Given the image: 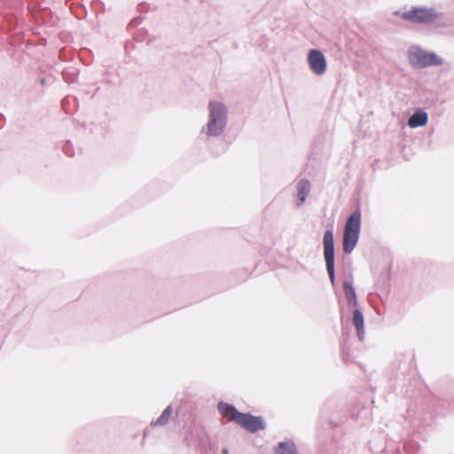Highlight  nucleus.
I'll list each match as a JSON object with an SVG mask.
<instances>
[{
    "label": "nucleus",
    "mask_w": 454,
    "mask_h": 454,
    "mask_svg": "<svg viewBox=\"0 0 454 454\" xmlns=\"http://www.w3.org/2000/svg\"><path fill=\"white\" fill-rule=\"evenodd\" d=\"M218 411L228 420L236 422L251 433L262 430L265 427L261 417L241 413L234 406L229 403H220L218 404Z\"/></svg>",
    "instance_id": "1"
},
{
    "label": "nucleus",
    "mask_w": 454,
    "mask_h": 454,
    "mask_svg": "<svg viewBox=\"0 0 454 454\" xmlns=\"http://www.w3.org/2000/svg\"><path fill=\"white\" fill-rule=\"evenodd\" d=\"M361 213L359 210L354 211L348 217L343 234V251L349 254L356 247L360 231Z\"/></svg>",
    "instance_id": "2"
},
{
    "label": "nucleus",
    "mask_w": 454,
    "mask_h": 454,
    "mask_svg": "<svg viewBox=\"0 0 454 454\" xmlns=\"http://www.w3.org/2000/svg\"><path fill=\"white\" fill-rule=\"evenodd\" d=\"M408 59L411 65L418 68L442 63V59L434 53L427 52L418 47L410 48Z\"/></svg>",
    "instance_id": "3"
},
{
    "label": "nucleus",
    "mask_w": 454,
    "mask_h": 454,
    "mask_svg": "<svg viewBox=\"0 0 454 454\" xmlns=\"http://www.w3.org/2000/svg\"><path fill=\"white\" fill-rule=\"evenodd\" d=\"M209 109L210 120L207 123V133L210 136H216L223 129L225 125V108L221 103L211 102Z\"/></svg>",
    "instance_id": "4"
},
{
    "label": "nucleus",
    "mask_w": 454,
    "mask_h": 454,
    "mask_svg": "<svg viewBox=\"0 0 454 454\" xmlns=\"http://www.w3.org/2000/svg\"><path fill=\"white\" fill-rule=\"evenodd\" d=\"M324 257L325 260L326 270L331 279L333 283L334 277V245L333 234L332 231H326L324 235Z\"/></svg>",
    "instance_id": "5"
},
{
    "label": "nucleus",
    "mask_w": 454,
    "mask_h": 454,
    "mask_svg": "<svg viewBox=\"0 0 454 454\" xmlns=\"http://www.w3.org/2000/svg\"><path fill=\"white\" fill-rule=\"evenodd\" d=\"M402 19L414 23L427 24L435 20L437 15L433 9L413 8L401 15Z\"/></svg>",
    "instance_id": "6"
},
{
    "label": "nucleus",
    "mask_w": 454,
    "mask_h": 454,
    "mask_svg": "<svg viewBox=\"0 0 454 454\" xmlns=\"http://www.w3.org/2000/svg\"><path fill=\"white\" fill-rule=\"evenodd\" d=\"M308 62L310 69L316 74H322L326 69V60L323 53L318 50H311L308 55Z\"/></svg>",
    "instance_id": "7"
},
{
    "label": "nucleus",
    "mask_w": 454,
    "mask_h": 454,
    "mask_svg": "<svg viewBox=\"0 0 454 454\" xmlns=\"http://www.w3.org/2000/svg\"><path fill=\"white\" fill-rule=\"evenodd\" d=\"M428 120L427 114L424 111L415 112L409 119L408 125L411 128L424 127L427 125Z\"/></svg>",
    "instance_id": "8"
},
{
    "label": "nucleus",
    "mask_w": 454,
    "mask_h": 454,
    "mask_svg": "<svg viewBox=\"0 0 454 454\" xmlns=\"http://www.w3.org/2000/svg\"><path fill=\"white\" fill-rule=\"evenodd\" d=\"M310 190V184L308 180H301L298 184V192L297 196L299 198L300 202L298 203V206L301 205Z\"/></svg>",
    "instance_id": "9"
},
{
    "label": "nucleus",
    "mask_w": 454,
    "mask_h": 454,
    "mask_svg": "<svg viewBox=\"0 0 454 454\" xmlns=\"http://www.w3.org/2000/svg\"><path fill=\"white\" fill-rule=\"evenodd\" d=\"M353 324L356 329L358 337L360 340L363 339L364 333V317L360 310L356 309L353 314Z\"/></svg>",
    "instance_id": "10"
},
{
    "label": "nucleus",
    "mask_w": 454,
    "mask_h": 454,
    "mask_svg": "<svg viewBox=\"0 0 454 454\" xmlns=\"http://www.w3.org/2000/svg\"><path fill=\"white\" fill-rule=\"evenodd\" d=\"M343 289H344V294H345L348 303L352 306H356V292H355V289H354L352 284L348 281L344 282Z\"/></svg>",
    "instance_id": "11"
},
{
    "label": "nucleus",
    "mask_w": 454,
    "mask_h": 454,
    "mask_svg": "<svg viewBox=\"0 0 454 454\" xmlns=\"http://www.w3.org/2000/svg\"><path fill=\"white\" fill-rule=\"evenodd\" d=\"M276 454H297L295 446L292 442H280Z\"/></svg>",
    "instance_id": "12"
},
{
    "label": "nucleus",
    "mask_w": 454,
    "mask_h": 454,
    "mask_svg": "<svg viewBox=\"0 0 454 454\" xmlns=\"http://www.w3.org/2000/svg\"><path fill=\"white\" fill-rule=\"evenodd\" d=\"M171 416H172V409L170 406H168L163 411L161 415L157 419L155 424L159 425V426H163L168 422Z\"/></svg>",
    "instance_id": "13"
},
{
    "label": "nucleus",
    "mask_w": 454,
    "mask_h": 454,
    "mask_svg": "<svg viewBox=\"0 0 454 454\" xmlns=\"http://www.w3.org/2000/svg\"><path fill=\"white\" fill-rule=\"evenodd\" d=\"M223 454H228V451L226 450H223Z\"/></svg>",
    "instance_id": "14"
}]
</instances>
